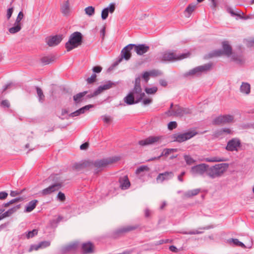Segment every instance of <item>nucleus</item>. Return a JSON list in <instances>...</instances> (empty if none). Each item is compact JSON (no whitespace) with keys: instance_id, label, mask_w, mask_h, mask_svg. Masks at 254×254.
Listing matches in <instances>:
<instances>
[{"instance_id":"obj_1","label":"nucleus","mask_w":254,"mask_h":254,"mask_svg":"<svg viewBox=\"0 0 254 254\" xmlns=\"http://www.w3.org/2000/svg\"><path fill=\"white\" fill-rule=\"evenodd\" d=\"M189 53L177 55L176 53L165 51L160 53L157 58L159 61L162 62H171L175 61L181 60L189 57Z\"/></svg>"},{"instance_id":"obj_2","label":"nucleus","mask_w":254,"mask_h":254,"mask_svg":"<svg viewBox=\"0 0 254 254\" xmlns=\"http://www.w3.org/2000/svg\"><path fill=\"white\" fill-rule=\"evenodd\" d=\"M228 167L229 164L227 163L216 164L210 168L208 167L207 175L212 179L219 177L226 171Z\"/></svg>"},{"instance_id":"obj_3","label":"nucleus","mask_w":254,"mask_h":254,"mask_svg":"<svg viewBox=\"0 0 254 254\" xmlns=\"http://www.w3.org/2000/svg\"><path fill=\"white\" fill-rule=\"evenodd\" d=\"M116 161L117 160L113 158H104L95 161L90 160V168H95L94 174H97L101 172L103 169L106 167L108 165L112 164Z\"/></svg>"},{"instance_id":"obj_4","label":"nucleus","mask_w":254,"mask_h":254,"mask_svg":"<svg viewBox=\"0 0 254 254\" xmlns=\"http://www.w3.org/2000/svg\"><path fill=\"white\" fill-rule=\"evenodd\" d=\"M138 228H139L138 224L121 227L115 230L111 233V237L115 239H118L124 236L127 233L134 231Z\"/></svg>"},{"instance_id":"obj_5","label":"nucleus","mask_w":254,"mask_h":254,"mask_svg":"<svg viewBox=\"0 0 254 254\" xmlns=\"http://www.w3.org/2000/svg\"><path fill=\"white\" fill-rule=\"evenodd\" d=\"M82 35L79 32H75L72 33L69 39V40L65 44V48L67 51H70L74 48L77 47L82 44Z\"/></svg>"},{"instance_id":"obj_6","label":"nucleus","mask_w":254,"mask_h":254,"mask_svg":"<svg viewBox=\"0 0 254 254\" xmlns=\"http://www.w3.org/2000/svg\"><path fill=\"white\" fill-rule=\"evenodd\" d=\"M197 134L198 132L195 130L193 129L183 133L173 134L171 137L173 141L181 143L191 138Z\"/></svg>"},{"instance_id":"obj_7","label":"nucleus","mask_w":254,"mask_h":254,"mask_svg":"<svg viewBox=\"0 0 254 254\" xmlns=\"http://www.w3.org/2000/svg\"><path fill=\"white\" fill-rule=\"evenodd\" d=\"M140 77H137L135 78L134 88L130 92L135 96L136 102H139L145 96L144 93L142 92L140 85Z\"/></svg>"},{"instance_id":"obj_8","label":"nucleus","mask_w":254,"mask_h":254,"mask_svg":"<svg viewBox=\"0 0 254 254\" xmlns=\"http://www.w3.org/2000/svg\"><path fill=\"white\" fill-rule=\"evenodd\" d=\"M212 63H209L202 65L197 66L186 73L185 75H199L202 72H206L210 70L212 68Z\"/></svg>"},{"instance_id":"obj_9","label":"nucleus","mask_w":254,"mask_h":254,"mask_svg":"<svg viewBox=\"0 0 254 254\" xmlns=\"http://www.w3.org/2000/svg\"><path fill=\"white\" fill-rule=\"evenodd\" d=\"M234 117L230 115H220L215 118L212 124L215 126H222L229 124L233 121Z\"/></svg>"},{"instance_id":"obj_10","label":"nucleus","mask_w":254,"mask_h":254,"mask_svg":"<svg viewBox=\"0 0 254 254\" xmlns=\"http://www.w3.org/2000/svg\"><path fill=\"white\" fill-rule=\"evenodd\" d=\"M164 139L163 136H150L144 139L139 140L138 143L142 146L155 143H161Z\"/></svg>"},{"instance_id":"obj_11","label":"nucleus","mask_w":254,"mask_h":254,"mask_svg":"<svg viewBox=\"0 0 254 254\" xmlns=\"http://www.w3.org/2000/svg\"><path fill=\"white\" fill-rule=\"evenodd\" d=\"M223 51L218 50L214 51L212 53V56H220L225 55L228 57L231 55L232 49L231 46L229 44L227 41H224L222 43Z\"/></svg>"},{"instance_id":"obj_12","label":"nucleus","mask_w":254,"mask_h":254,"mask_svg":"<svg viewBox=\"0 0 254 254\" xmlns=\"http://www.w3.org/2000/svg\"><path fill=\"white\" fill-rule=\"evenodd\" d=\"M115 85V83L111 82V81H108L106 82L104 84L99 86L98 88L95 90L92 93L90 94H88L86 96L87 98H91L95 96H96L101 93H102L104 91L108 90L113 86Z\"/></svg>"},{"instance_id":"obj_13","label":"nucleus","mask_w":254,"mask_h":254,"mask_svg":"<svg viewBox=\"0 0 254 254\" xmlns=\"http://www.w3.org/2000/svg\"><path fill=\"white\" fill-rule=\"evenodd\" d=\"M133 44H129L126 46L121 51V58L116 62V64L121 63L123 59L128 61L131 56V51L133 49Z\"/></svg>"},{"instance_id":"obj_14","label":"nucleus","mask_w":254,"mask_h":254,"mask_svg":"<svg viewBox=\"0 0 254 254\" xmlns=\"http://www.w3.org/2000/svg\"><path fill=\"white\" fill-rule=\"evenodd\" d=\"M241 142L238 138H233L227 142L225 149L228 151H238V148L241 147Z\"/></svg>"},{"instance_id":"obj_15","label":"nucleus","mask_w":254,"mask_h":254,"mask_svg":"<svg viewBox=\"0 0 254 254\" xmlns=\"http://www.w3.org/2000/svg\"><path fill=\"white\" fill-rule=\"evenodd\" d=\"M208 167L209 166L206 164H200L192 167L190 172L194 175H202L205 172L207 173Z\"/></svg>"},{"instance_id":"obj_16","label":"nucleus","mask_w":254,"mask_h":254,"mask_svg":"<svg viewBox=\"0 0 254 254\" xmlns=\"http://www.w3.org/2000/svg\"><path fill=\"white\" fill-rule=\"evenodd\" d=\"M228 242L232 246H239L243 248L251 249L253 245V240L252 238H250V243L245 245L243 243L240 242L238 239L231 238L228 240Z\"/></svg>"},{"instance_id":"obj_17","label":"nucleus","mask_w":254,"mask_h":254,"mask_svg":"<svg viewBox=\"0 0 254 254\" xmlns=\"http://www.w3.org/2000/svg\"><path fill=\"white\" fill-rule=\"evenodd\" d=\"M63 182L57 183L43 190L41 193L43 195H47L60 189Z\"/></svg>"},{"instance_id":"obj_18","label":"nucleus","mask_w":254,"mask_h":254,"mask_svg":"<svg viewBox=\"0 0 254 254\" xmlns=\"http://www.w3.org/2000/svg\"><path fill=\"white\" fill-rule=\"evenodd\" d=\"M90 160L82 161L78 163H74L72 166V168L76 171H80L87 168H90Z\"/></svg>"},{"instance_id":"obj_19","label":"nucleus","mask_w":254,"mask_h":254,"mask_svg":"<svg viewBox=\"0 0 254 254\" xmlns=\"http://www.w3.org/2000/svg\"><path fill=\"white\" fill-rule=\"evenodd\" d=\"M133 49L137 55H142L147 52L149 50V47L145 44H133Z\"/></svg>"},{"instance_id":"obj_20","label":"nucleus","mask_w":254,"mask_h":254,"mask_svg":"<svg viewBox=\"0 0 254 254\" xmlns=\"http://www.w3.org/2000/svg\"><path fill=\"white\" fill-rule=\"evenodd\" d=\"M174 174L172 172H165L160 173L156 178V181L158 183H162L165 180H167L173 178Z\"/></svg>"},{"instance_id":"obj_21","label":"nucleus","mask_w":254,"mask_h":254,"mask_svg":"<svg viewBox=\"0 0 254 254\" xmlns=\"http://www.w3.org/2000/svg\"><path fill=\"white\" fill-rule=\"evenodd\" d=\"M115 10V4L111 3L109 7L104 8L101 12V18L103 20H105L108 16L109 13H113Z\"/></svg>"},{"instance_id":"obj_22","label":"nucleus","mask_w":254,"mask_h":254,"mask_svg":"<svg viewBox=\"0 0 254 254\" xmlns=\"http://www.w3.org/2000/svg\"><path fill=\"white\" fill-rule=\"evenodd\" d=\"M62 40V36L56 35L48 38L47 39V43L49 46L53 47L58 45L61 42Z\"/></svg>"},{"instance_id":"obj_23","label":"nucleus","mask_w":254,"mask_h":254,"mask_svg":"<svg viewBox=\"0 0 254 254\" xmlns=\"http://www.w3.org/2000/svg\"><path fill=\"white\" fill-rule=\"evenodd\" d=\"M94 246L91 242H87L82 245L81 250L83 254H91L94 252Z\"/></svg>"},{"instance_id":"obj_24","label":"nucleus","mask_w":254,"mask_h":254,"mask_svg":"<svg viewBox=\"0 0 254 254\" xmlns=\"http://www.w3.org/2000/svg\"><path fill=\"white\" fill-rule=\"evenodd\" d=\"M69 112H59V114L57 115L62 120L65 119H68L69 118H73L74 117L78 116L81 114L84 113V112H71L70 114H68Z\"/></svg>"},{"instance_id":"obj_25","label":"nucleus","mask_w":254,"mask_h":254,"mask_svg":"<svg viewBox=\"0 0 254 254\" xmlns=\"http://www.w3.org/2000/svg\"><path fill=\"white\" fill-rule=\"evenodd\" d=\"M20 204L17 205L12 208L9 209L7 211H5L4 213H1V218H0V219H2L4 218L9 217L11 216L13 213L15 212L20 208Z\"/></svg>"},{"instance_id":"obj_26","label":"nucleus","mask_w":254,"mask_h":254,"mask_svg":"<svg viewBox=\"0 0 254 254\" xmlns=\"http://www.w3.org/2000/svg\"><path fill=\"white\" fill-rule=\"evenodd\" d=\"M119 183H120V187L123 190L128 189L130 185V182L127 176H125L123 178L119 179Z\"/></svg>"},{"instance_id":"obj_27","label":"nucleus","mask_w":254,"mask_h":254,"mask_svg":"<svg viewBox=\"0 0 254 254\" xmlns=\"http://www.w3.org/2000/svg\"><path fill=\"white\" fill-rule=\"evenodd\" d=\"M87 93V91H84L74 95L73 96V100L74 103L78 104L83 101L84 100L85 96Z\"/></svg>"},{"instance_id":"obj_28","label":"nucleus","mask_w":254,"mask_h":254,"mask_svg":"<svg viewBox=\"0 0 254 254\" xmlns=\"http://www.w3.org/2000/svg\"><path fill=\"white\" fill-rule=\"evenodd\" d=\"M78 247L77 243H73L70 244L63 248V252L64 253H66L70 252H75Z\"/></svg>"},{"instance_id":"obj_29","label":"nucleus","mask_w":254,"mask_h":254,"mask_svg":"<svg viewBox=\"0 0 254 254\" xmlns=\"http://www.w3.org/2000/svg\"><path fill=\"white\" fill-rule=\"evenodd\" d=\"M62 13L64 16H67L69 14L70 12V6L69 1L67 0L65 1L61 6Z\"/></svg>"},{"instance_id":"obj_30","label":"nucleus","mask_w":254,"mask_h":254,"mask_svg":"<svg viewBox=\"0 0 254 254\" xmlns=\"http://www.w3.org/2000/svg\"><path fill=\"white\" fill-rule=\"evenodd\" d=\"M196 8V4H190L186 8L184 13L187 17H190L191 14L195 10Z\"/></svg>"},{"instance_id":"obj_31","label":"nucleus","mask_w":254,"mask_h":254,"mask_svg":"<svg viewBox=\"0 0 254 254\" xmlns=\"http://www.w3.org/2000/svg\"><path fill=\"white\" fill-rule=\"evenodd\" d=\"M38 201L34 199L29 202L25 207V211L26 212H31L36 206Z\"/></svg>"},{"instance_id":"obj_32","label":"nucleus","mask_w":254,"mask_h":254,"mask_svg":"<svg viewBox=\"0 0 254 254\" xmlns=\"http://www.w3.org/2000/svg\"><path fill=\"white\" fill-rule=\"evenodd\" d=\"M135 96H134L132 93H129L126 97L124 98V101L127 105H132L137 103L136 101H135Z\"/></svg>"},{"instance_id":"obj_33","label":"nucleus","mask_w":254,"mask_h":254,"mask_svg":"<svg viewBox=\"0 0 254 254\" xmlns=\"http://www.w3.org/2000/svg\"><path fill=\"white\" fill-rule=\"evenodd\" d=\"M22 27V23H19L15 22L13 26L8 29L9 33L11 34H15L18 32Z\"/></svg>"},{"instance_id":"obj_34","label":"nucleus","mask_w":254,"mask_h":254,"mask_svg":"<svg viewBox=\"0 0 254 254\" xmlns=\"http://www.w3.org/2000/svg\"><path fill=\"white\" fill-rule=\"evenodd\" d=\"M240 91L243 93L249 94L251 91L250 85L248 83L243 82L240 87Z\"/></svg>"},{"instance_id":"obj_35","label":"nucleus","mask_w":254,"mask_h":254,"mask_svg":"<svg viewBox=\"0 0 254 254\" xmlns=\"http://www.w3.org/2000/svg\"><path fill=\"white\" fill-rule=\"evenodd\" d=\"M205 161L207 162H217L226 161V159L224 157H219L216 156L210 158H206L205 159Z\"/></svg>"},{"instance_id":"obj_36","label":"nucleus","mask_w":254,"mask_h":254,"mask_svg":"<svg viewBox=\"0 0 254 254\" xmlns=\"http://www.w3.org/2000/svg\"><path fill=\"white\" fill-rule=\"evenodd\" d=\"M232 60L236 64H242L245 63V60L242 56H233L232 58Z\"/></svg>"},{"instance_id":"obj_37","label":"nucleus","mask_w":254,"mask_h":254,"mask_svg":"<svg viewBox=\"0 0 254 254\" xmlns=\"http://www.w3.org/2000/svg\"><path fill=\"white\" fill-rule=\"evenodd\" d=\"M84 11L86 15L91 17L94 15L95 9L93 6H89L84 9Z\"/></svg>"},{"instance_id":"obj_38","label":"nucleus","mask_w":254,"mask_h":254,"mask_svg":"<svg viewBox=\"0 0 254 254\" xmlns=\"http://www.w3.org/2000/svg\"><path fill=\"white\" fill-rule=\"evenodd\" d=\"M200 192L199 189H194L189 190L185 194V196L187 197H190L197 195Z\"/></svg>"},{"instance_id":"obj_39","label":"nucleus","mask_w":254,"mask_h":254,"mask_svg":"<svg viewBox=\"0 0 254 254\" xmlns=\"http://www.w3.org/2000/svg\"><path fill=\"white\" fill-rule=\"evenodd\" d=\"M37 94L40 102H43L45 100V96L43 94L42 90L38 87H36Z\"/></svg>"},{"instance_id":"obj_40","label":"nucleus","mask_w":254,"mask_h":254,"mask_svg":"<svg viewBox=\"0 0 254 254\" xmlns=\"http://www.w3.org/2000/svg\"><path fill=\"white\" fill-rule=\"evenodd\" d=\"M170 109L171 111H186L187 109L181 107L179 105H174L171 104L170 105Z\"/></svg>"},{"instance_id":"obj_41","label":"nucleus","mask_w":254,"mask_h":254,"mask_svg":"<svg viewBox=\"0 0 254 254\" xmlns=\"http://www.w3.org/2000/svg\"><path fill=\"white\" fill-rule=\"evenodd\" d=\"M149 171V168L147 166L142 165L137 168V169L135 171V173L136 174H139L142 172Z\"/></svg>"},{"instance_id":"obj_42","label":"nucleus","mask_w":254,"mask_h":254,"mask_svg":"<svg viewBox=\"0 0 254 254\" xmlns=\"http://www.w3.org/2000/svg\"><path fill=\"white\" fill-rule=\"evenodd\" d=\"M184 158L188 165H191L195 162V161L190 155H185Z\"/></svg>"},{"instance_id":"obj_43","label":"nucleus","mask_w":254,"mask_h":254,"mask_svg":"<svg viewBox=\"0 0 254 254\" xmlns=\"http://www.w3.org/2000/svg\"><path fill=\"white\" fill-rule=\"evenodd\" d=\"M244 43L248 47H252L254 46V38L245 39Z\"/></svg>"},{"instance_id":"obj_44","label":"nucleus","mask_w":254,"mask_h":254,"mask_svg":"<svg viewBox=\"0 0 254 254\" xmlns=\"http://www.w3.org/2000/svg\"><path fill=\"white\" fill-rule=\"evenodd\" d=\"M157 89L156 87H153L152 88L146 87L145 88V91L148 94H154L157 92Z\"/></svg>"},{"instance_id":"obj_45","label":"nucleus","mask_w":254,"mask_h":254,"mask_svg":"<svg viewBox=\"0 0 254 254\" xmlns=\"http://www.w3.org/2000/svg\"><path fill=\"white\" fill-rule=\"evenodd\" d=\"M38 234V230L37 229H33L32 231H29L26 234V237L27 239L33 238Z\"/></svg>"},{"instance_id":"obj_46","label":"nucleus","mask_w":254,"mask_h":254,"mask_svg":"<svg viewBox=\"0 0 254 254\" xmlns=\"http://www.w3.org/2000/svg\"><path fill=\"white\" fill-rule=\"evenodd\" d=\"M97 75L95 73H93L91 77L86 79V81L88 84H92L96 81Z\"/></svg>"},{"instance_id":"obj_47","label":"nucleus","mask_w":254,"mask_h":254,"mask_svg":"<svg viewBox=\"0 0 254 254\" xmlns=\"http://www.w3.org/2000/svg\"><path fill=\"white\" fill-rule=\"evenodd\" d=\"M201 232L199 231L198 230H190L189 231H182L181 232V233L185 235H195L199 234H201Z\"/></svg>"},{"instance_id":"obj_48","label":"nucleus","mask_w":254,"mask_h":254,"mask_svg":"<svg viewBox=\"0 0 254 254\" xmlns=\"http://www.w3.org/2000/svg\"><path fill=\"white\" fill-rule=\"evenodd\" d=\"M103 122L108 124H110L112 121V118L111 116L105 115L101 117Z\"/></svg>"},{"instance_id":"obj_49","label":"nucleus","mask_w":254,"mask_h":254,"mask_svg":"<svg viewBox=\"0 0 254 254\" xmlns=\"http://www.w3.org/2000/svg\"><path fill=\"white\" fill-rule=\"evenodd\" d=\"M53 61V59L52 58L48 57H44L41 59V62L44 64H50L51 62Z\"/></svg>"},{"instance_id":"obj_50","label":"nucleus","mask_w":254,"mask_h":254,"mask_svg":"<svg viewBox=\"0 0 254 254\" xmlns=\"http://www.w3.org/2000/svg\"><path fill=\"white\" fill-rule=\"evenodd\" d=\"M211 1V7L215 10L219 5V0H210Z\"/></svg>"},{"instance_id":"obj_51","label":"nucleus","mask_w":254,"mask_h":254,"mask_svg":"<svg viewBox=\"0 0 254 254\" xmlns=\"http://www.w3.org/2000/svg\"><path fill=\"white\" fill-rule=\"evenodd\" d=\"M223 135V133L221 130V128L220 129H218L215 130L213 134V136L215 138H218L222 136Z\"/></svg>"},{"instance_id":"obj_52","label":"nucleus","mask_w":254,"mask_h":254,"mask_svg":"<svg viewBox=\"0 0 254 254\" xmlns=\"http://www.w3.org/2000/svg\"><path fill=\"white\" fill-rule=\"evenodd\" d=\"M177 127V124L176 122L173 121L170 122L168 125V127L169 129L172 130L176 128Z\"/></svg>"},{"instance_id":"obj_53","label":"nucleus","mask_w":254,"mask_h":254,"mask_svg":"<svg viewBox=\"0 0 254 254\" xmlns=\"http://www.w3.org/2000/svg\"><path fill=\"white\" fill-rule=\"evenodd\" d=\"M39 244L40 245V248H45L50 246L51 243L49 241H42Z\"/></svg>"},{"instance_id":"obj_54","label":"nucleus","mask_w":254,"mask_h":254,"mask_svg":"<svg viewBox=\"0 0 254 254\" xmlns=\"http://www.w3.org/2000/svg\"><path fill=\"white\" fill-rule=\"evenodd\" d=\"M150 76V75L149 74V72L148 71H146L142 74V77L145 80V82L147 83L149 79Z\"/></svg>"},{"instance_id":"obj_55","label":"nucleus","mask_w":254,"mask_h":254,"mask_svg":"<svg viewBox=\"0 0 254 254\" xmlns=\"http://www.w3.org/2000/svg\"><path fill=\"white\" fill-rule=\"evenodd\" d=\"M24 14L22 11H20L17 15L16 19L15 22L19 23H21V20L23 19Z\"/></svg>"},{"instance_id":"obj_56","label":"nucleus","mask_w":254,"mask_h":254,"mask_svg":"<svg viewBox=\"0 0 254 254\" xmlns=\"http://www.w3.org/2000/svg\"><path fill=\"white\" fill-rule=\"evenodd\" d=\"M13 10H14L13 7L9 8L7 10L6 18H7V20H9L10 18V17L12 14V13L13 12Z\"/></svg>"},{"instance_id":"obj_57","label":"nucleus","mask_w":254,"mask_h":254,"mask_svg":"<svg viewBox=\"0 0 254 254\" xmlns=\"http://www.w3.org/2000/svg\"><path fill=\"white\" fill-rule=\"evenodd\" d=\"M23 200H24V198L22 197H18L12 199L11 200H10V203H11V204H12L15 203L22 201Z\"/></svg>"},{"instance_id":"obj_58","label":"nucleus","mask_w":254,"mask_h":254,"mask_svg":"<svg viewBox=\"0 0 254 254\" xmlns=\"http://www.w3.org/2000/svg\"><path fill=\"white\" fill-rule=\"evenodd\" d=\"M168 116H174L176 117H182L183 116V112H166Z\"/></svg>"},{"instance_id":"obj_59","label":"nucleus","mask_w":254,"mask_h":254,"mask_svg":"<svg viewBox=\"0 0 254 254\" xmlns=\"http://www.w3.org/2000/svg\"><path fill=\"white\" fill-rule=\"evenodd\" d=\"M171 152L170 151L169 148H166L163 150L161 154H160V156H168L170 154H171Z\"/></svg>"},{"instance_id":"obj_60","label":"nucleus","mask_w":254,"mask_h":254,"mask_svg":"<svg viewBox=\"0 0 254 254\" xmlns=\"http://www.w3.org/2000/svg\"><path fill=\"white\" fill-rule=\"evenodd\" d=\"M57 197L61 201H64L65 199L64 194L61 191L58 193Z\"/></svg>"},{"instance_id":"obj_61","label":"nucleus","mask_w":254,"mask_h":254,"mask_svg":"<svg viewBox=\"0 0 254 254\" xmlns=\"http://www.w3.org/2000/svg\"><path fill=\"white\" fill-rule=\"evenodd\" d=\"M93 105H88L86 106H85L84 107H83L82 108H80L79 109L76 110V111H84V110H89L90 108L93 107Z\"/></svg>"},{"instance_id":"obj_62","label":"nucleus","mask_w":254,"mask_h":254,"mask_svg":"<svg viewBox=\"0 0 254 254\" xmlns=\"http://www.w3.org/2000/svg\"><path fill=\"white\" fill-rule=\"evenodd\" d=\"M8 193L5 191L0 192V200H4L7 198Z\"/></svg>"},{"instance_id":"obj_63","label":"nucleus","mask_w":254,"mask_h":254,"mask_svg":"<svg viewBox=\"0 0 254 254\" xmlns=\"http://www.w3.org/2000/svg\"><path fill=\"white\" fill-rule=\"evenodd\" d=\"M102 69V67L100 66H96L93 67L92 70L95 73H100Z\"/></svg>"},{"instance_id":"obj_64","label":"nucleus","mask_w":254,"mask_h":254,"mask_svg":"<svg viewBox=\"0 0 254 254\" xmlns=\"http://www.w3.org/2000/svg\"><path fill=\"white\" fill-rule=\"evenodd\" d=\"M1 105L4 107L8 108L10 106V103L7 100H4L1 101Z\"/></svg>"}]
</instances>
